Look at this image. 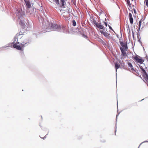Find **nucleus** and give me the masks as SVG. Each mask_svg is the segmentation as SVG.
I'll return each instance as SVG.
<instances>
[{
	"instance_id": "6ab92c4d",
	"label": "nucleus",
	"mask_w": 148,
	"mask_h": 148,
	"mask_svg": "<svg viewBox=\"0 0 148 148\" xmlns=\"http://www.w3.org/2000/svg\"><path fill=\"white\" fill-rule=\"evenodd\" d=\"M72 23H73V25L74 26H76V22L75 20H73L72 21Z\"/></svg>"
},
{
	"instance_id": "9b49d317",
	"label": "nucleus",
	"mask_w": 148,
	"mask_h": 148,
	"mask_svg": "<svg viewBox=\"0 0 148 148\" xmlns=\"http://www.w3.org/2000/svg\"><path fill=\"white\" fill-rule=\"evenodd\" d=\"M128 65L129 66V67H130V68H129V69L130 71H134L133 68V67L132 65V64L131 63H128Z\"/></svg>"
},
{
	"instance_id": "0eeeda50",
	"label": "nucleus",
	"mask_w": 148,
	"mask_h": 148,
	"mask_svg": "<svg viewBox=\"0 0 148 148\" xmlns=\"http://www.w3.org/2000/svg\"><path fill=\"white\" fill-rule=\"evenodd\" d=\"M121 45L122 47L120 48V50L121 49H122L123 50H127V44H125L123 42H121Z\"/></svg>"
},
{
	"instance_id": "5701e85b",
	"label": "nucleus",
	"mask_w": 148,
	"mask_h": 148,
	"mask_svg": "<svg viewBox=\"0 0 148 148\" xmlns=\"http://www.w3.org/2000/svg\"><path fill=\"white\" fill-rule=\"evenodd\" d=\"M103 23H104L106 26H107V23L105 22H103Z\"/></svg>"
},
{
	"instance_id": "dca6fc26",
	"label": "nucleus",
	"mask_w": 148,
	"mask_h": 148,
	"mask_svg": "<svg viewBox=\"0 0 148 148\" xmlns=\"http://www.w3.org/2000/svg\"><path fill=\"white\" fill-rule=\"evenodd\" d=\"M99 41L101 42V43H102V44L103 45L106 44V43L104 41L101 39H99Z\"/></svg>"
},
{
	"instance_id": "a878e982",
	"label": "nucleus",
	"mask_w": 148,
	"mask_h": 148,
	"mask_svg": "<svg viewBox=\"0 0 148 148\" xmlns=\"http://www.w3.org/2000/svg\"><path fill=\"white\" fill-rule=\"evenodd\" d=\"M145 1H146V0H145Z\"/></svg>"
},
{
	"instance_id": "39448f33",
	"label": "nucleus",
	"mask_w": 148,
	"mask_h": 148,
	"mask_svg": "<svg viewBox=\"0 0 148 148\" xmlns=\"http://www.w3.org/2000/svg\"><path fill=\"white\" fill-rule=\"evenodd\" d=\"M100 32L101 34H103L105 37H106L108 38H110V34L107 33L104 30H100Z\"/></svg>"
},
{
	"instance_id": "ddd939ff",
	"label": "nucleus",
	"mask_w": 148,
	"mask_h": 148,
	"mask_svg": "<svg viewBox=\"0 0 148 148\" xmlns=\"http://www.w3.org/2000/svg\"><path fill=\"white\" fill-rule=\"evenodd\" d=\"M50 1L51 3H55L57 4H59V0H50Z\"/></svg>"
},
{
	"instance_id": "f8f14e48",
	"label": "nucleus",
	"mask_w": 148,
	"mask_h": 148,
	"mask_svg": "<svg viewBox=\"0 0 148 148\" xmlns=\"http://www.w3.org/2000/svg\"><path fill=\"white\" fill-rule=\"evenodd\" d=\"M120 67V65L119 63L117 62H116L115 64V68L116 69V72L117 69L119 68Z\"/></svg>"
},
{
	"instance_id": "2eb2a0df",
	"label": "nucleus",
	"mask_w": 148,
	"mask_h": 148,
	"mask_svg": "<svg viewBox=\"0 0 148 148\" xmlns=\"http://www.w3.org/2000/svg\"><path fill=\"white\" fill-rule=\"evenodd\" d=\"M64 0H61L60 1L61 3L62 6L64 7V6L66 5V3L65 2Z\"/></svg>"
},
{
	"instance_id": "393cba45",
	"label": "nucleus",
	"mask_w": 148,
	"mask_h": 148,
	"mask_svg": "<svg viewBox=\"0 0 148 148\" xmlns=\"http://www.w3.org/2000/svg\"><path fill=\"white\" fill-rule=\"evenodd\" d=\"M109 28H110V29L111 30H113V29H112V28L111 27H110V26H109Z\"/></svg>"
},
{
	"instance_id": "f257e3e1",
	"label": "nucleus",
	"mask_w": 148,
	"mask_h": 148,
	"mask_svg": "<svg viewBox=\"0 0 148 148\" xmlns=\"http://www.w3.org/2000/svg\"><path fill=\"white\" fill-rule=\"evenodd\" d=\"M28 43L27 42H23L21 43V46L18 45L16 44H15L13 45V47L16 48L18 50H22L24 47L26 46V45Z\"/></svg>"
},
{
	"instance_id": "9d476101",
	"label": "nucleus",
	"mask_w": 148,
	"mask_h": 148,
	"mask_svg": "<svg viewBox=\"0 0 148 148\" xmlns=\"http://www.w3.org/2000/svg\"><path fill=\"white\" fill-rule=\"evenodd\" d=\"M24 1L26 3L27 8H30L31 6V5L30 2L27 0H24Z\"/></svg>"
},
{
	"instance_id": "aec40b11",
	"label": "nucleus",
	"mask_w": 148,
	"mask_h": 148,
	"mask_svg": "<svg viewBox=\"0 0 148 148\" xmlns=\"http://www.w3.org/2000/svg\"><path fill=\"white\" fill-rule=\"evenodd\" d=\"M135 8H136V7H133L132 9V11H133V10L134 13L136 14V10L135 9Z\"/></svg>"
},
{
	"instance_id": "4468645a",
	"label": "nucleus",
	"mask_w": 148,
	"mask_h": 148,
	"mask_svg": "<svg viewBox=\"0 0 148 148\" xmlns=\"http://www.w3.org/2000/svg\"><path fill=\"white\" fill-rule=\"evenodd\" d=\"M52 27H54L56 28H60V25H58L56 24L52 25Z\"/></svg>"
},
{
	"instance_id": "423d86ee",
	"label": "nucleus",
	"mask_w": 148,
	"mask_h": 148,
	"mask_svg": "<svg viewBox=\"0 0 148 148\" xmlns=\"http://www.w3.org/2000/svg\"><path fill=\"white\" fill-rule=\"evenodd\" d=\"M94 23L96 27L98 28L99 29H104V27L101 24V23H99L97 22L96 21H95Z\"/></svg>"
},
{
	"instance_id": "412c9836",
	"label": "nucleus",
	"mask_w": 148,
	"mask_h": 148,
	"mask_svg": "<svg viewBox=\"0 0 148 148\" xmlns=\"http://www.w3.org/2000/svg\"><path fill=\"white\" fill-rule=\"evenodd\" d=\"M20 25H21L22 26H24L25 25V23H22V22H20Z\"/></svg>"
},
{
	"instance_id": "1a4fd4ad",
	"label": "nucleus",
	"mask_w": 148,
	"mask_h": 148,
	"mask_svg": "<svg viewBox=\"0 0 148 148\" xmlns=\"http://www.w3.org/2000/svg\"><path fill=\"white\" fill-rule=\"evenodd\" d=\"M121 51L122 53V56L123 57H127V55L126 51H127V50H123L122 49H121Z\"/></svg>"
},
{
	"instance_id": "a211bd4d",
	"label": "nucleus",
	"mask_w": 148,
	"mask_h": 148,
	"mask_svg": "<svg viewBox=\"0 0 148 148\" xmlns=\"http://www.w3.org/2000/svg\"><path fill=\"white\" fill-rule=\"evenodd\" d=\"M19 36V34H16V36H15V39H17V41L16 42H17V43H18V44H19V43H19V42H18V39H18V37H18V36Z\"/></svg>"
},
{
	"instance_id": "f3484780",
	"label": "nucleus",
	"mask_w": 148,
	"mask_h": 148,
	"mask_svg": "<svg viewBox=\"0 0 148 148\" xmlns=\"http://www.w3.org/2000/svg\"><path fill=\"white\" fill-rule=\"evenodd\" d=\"M141 23H142V21H141V20H140V21H139V24H138V29H139L140 28L141 25Z\"/></svg>"
},
{
	"instance_id": "6e6552de",
	"label": "nucleus",
	"mask_w": 148,
	"mask_h": 148,
	"mask_svg": "<svg viewBox=\"0 0 148 148\" xmlns=\"http://www.w3.org/2000/svg\"><path fill=\"white\" fill-rule=\"evenodd\" d=\"M129 16L130 22L131 24H132L133 23V19L132 14L131 13H129Z\"/></svg>"
},
{
	"instance_id": "7ed1b4c3",
	"label": "nucleus",
	"mask_w": 148,
	"mask_h": 148,
	"mask_svg": "<svg viewBox=\"0 0 148 148\" xmlns=\"http://www.w3.org/2000/svg\"><path fill=\"white\" fill-rule=\"evenodd\" d=\"M134 60L136 62L140 64H142L144 61L140 57L137 55L134 56Z\"/></svg>"
},
{
	"instance_id": "20e7f679",
	"label": "nucleus",
	"mask_w": 148,
	"mask_h": 148,
	"mask_svg": "<svg viewBox=\"0 0 148 148\" xmlns=\"http://www.w3.org/2000/svg\"><path fill=\"white\" fill-rule=\"evenodd\" d=\"M140 68L143 71V77L145 80L147 82H148V75L146 73L145 71L143 68L142 66H140Z\"/></svg>"
},
{
	"instance_id": "b1692460",
	"label": "nucleus",
	"mask_w": 148,
	"mask_h": 148,
	"mask_svg": "<svg viewBox=\"0 0 148 148\" xmlns=\"http://www.w3.org/2000/svg\"><path fill=\"white\" fill-rule=\"evenodd\" d=\"M83 36L85 38H87V36H86V35H84V34H83Z\"/></svg>"
},
{
	"instance_id": "f03ea898",
	"label": "nucleus",
	"mask_w": 148,
	"mask_h": 148,
	"mask_svg": "<svg viewBox=\"0 0 148 148\" xmlns=\"http://www.w3.org/2000/svg\"><path fill=\"white\" fill-rule=\"evenodd\" d=\"M127 4L129 6L128 8L130 11H131L133 13L132 11V9L133 7H135L136 6V2L135 1L132 0L131 1V3L130 2L129 0H126V1Z\"/></svg>"
},
{
	"instance_id": "4be33fe9",
	"label": "nucleus",
	"mask_w": 148,
	"mask_h": 148,
	"mask_svg": "<svg viewBox=\"0 0 148 148\" xmlns=\"http://www.w3.org/2000/svg\"><path fill=\"white\" fill-rule=\"evenodd\" d=\"M145 2L147 6L148 7V0H146V1H145Z\"/></svg>"
}]
</instances>
